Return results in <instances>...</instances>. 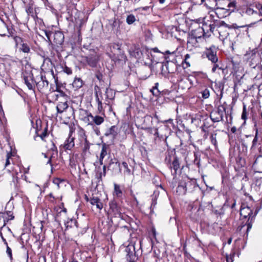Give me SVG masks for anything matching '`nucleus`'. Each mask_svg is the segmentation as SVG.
<instances>
[{"label": "nucleus", "mask_w": 262, "mask_h": 262, "mask_svg": "<svg viewBox=\"0 0 262 262\" xmlns=\"http://www.w3.org/2000/svg\"><path fill=\"white\" fill-rule=\"evenodd\" d=\"M226 1L228 3L227 8L220 7V5L215 7L214 13L219 18H224L229 15L236 8V3L235 1L231 2H230L228 0Z\"/></svg>", "instance_id": "nucleus-1"}, {"label": "nucleus", "mask_w": 262, "mask_h": 262, "mask_svg": "<svg viewBox=\"0 0 262 262\" xmlns=\"http://www.w3.org/2000/svg\"><path fill=\"white\" fill-rule=\"evenodd\" d=\"M225 105V102L223 104L219 105L216 110H213L210 113V118L213 122H218L221 121H224L223 117L224 113L226 114L227 119L228 116H229L231 119H232L231 114L229 115L226 112Z\"/></svg>", "instance_id": "nucleus-2"}, {"label": "nucleus", "mask_w": 262, "mask_h": 262, "mask_svg": "<svg viewBox=\"0 0 262 262\" xmlns=\"http://www.w3.org/2000/svg\"><path fill=\"white\" fill-rule=\"evenodd\" d=\"M240 215L245 219L248 218V220L246 223V225L247 226V232H248L252 228L256 214H253V211L250 207H242L241 209Z\"/></svg>", "instance_id": "nucleus-3"}, {"label": "nucleus", "mask_w": 262, "mask_h": 262, "mask_svg": "<svg viewBox=\"0 0 262 262\" xmlns=\"http://www.w3.org/2000/svg\"><path fill=\"white\" fill-rule=\"evenodd\" d=\"M204 27L206 28L205 30H207V32L208 31V28H209V31L211 33H213L214 29L216 28V30L217 31L219 34H221L222 32V27H228V25L226 24L224 21H214L212 24H209L208 26L206 25H203Z\"/></svg>", "instance_id": "nucleus-4"}, {"label": "nucleus", "mask_w": 262, "mask_h": 262, "mask_svg": "<svg viewBox=\"0 0 262 262\" xmlns=\"http://www.w3.org/2000/svg\"><path fill=\"white\" fill-rule=\"evenodd\" d=\"M252 73L254 76V80L255 82L260 85L262 84V64H258L252 69Z\"/></svg>", "instance_id": "nucleus-5"}, {"label": "nucleus", "mask_w": 262, "mask_h": 262, "mask_svg": "<svg viewBox=\"0 0 262 262\" xmlns=\"http://www.w3.org/2000/svg\"><path fill=\"white\" fill-rule=\"evenodd\" d=\"M239 13L244 17L255 16L258 14L257 11L253 9L252 5L242 7L239 11Z\"/></svg>", "instance_id": "nucleus-6"}, {"label": "nucleus", "mask_w": 262, "mask_h": 262, "mask_svg": "<svg viewBox=\"0 0 262 262\" xmlns=\"http://www.w3.org/2000/svg\"><path fill=\"white\" fill-rule=\"evenodd\" d=\"M107 168L108 170H112L115 174H120L121 173L120 164L116 158L111 159L110 160Z\"/></svg>", "instance_id": "nucleus-7"}, {"label": "nucleus", "mask_w": 262, "mask_h": 262, "mask_svg": "<svg viewBox=\"0 0 262 262\" xmlns=\"http://www.w3.org/2000/svg\"><path fill=\"white\" fill-rule=\"evenodd\" d=\"M110 211L116 217H120L121 215L122 209L121 207L117 204L116 201L112 200L109 203Z\"/></svg>", "instance_id": "nucleus-8"}, {"label": "nucleus", "mask_w": 262, "mask_h": 262, "mask_svg": "<svg viewBox=\"0 0 262 262\" xmlns=\"http://www.w3.org/2000/svg\"><path fill=\"white\" fill-rule=\"evenodd\" d=\"M110 49L115 56L114 60H121L120 56H122L123 54L121 55L120 46L118 44L112 43L110 45ZM121 57L122 58V57Z\"/></svg>", "instance_id": "nucleus-9"}, {"label": "nucleus", "mask_w": 262, "mask_h": 262, "mask_svg": "<svg viewBox=\"0 0 262 262\" xmlns=\"http://www.w3.org/2000/svg\"><path fill=\"white\" fill-rule=\"evenodd\" d=\"M247 55H250L251 60L249 61V64L252 69L255 68L256 66L261 64V63H259V57L258 55L256 54L253 50Z\"/></svg>", "instance_id": "nucleus-10"}, {"label": "nucleus", "mask_w": 262, "mask_h": 262, "mask_svg": "<svg viewBox=\"0 0 262 262\" xmlns=\"http://www.w3.org/2000/svg\"><path fill=\"white\" fill-rule=\"evenodd\" d=\"M49 82L47 80L46 76L41 75L40 80L36 82V86L40 92H43L48 88Z\"/></svg>", "instance_id": "nucleus-11"}, {"label": "nucleus", "mask_w": 262, "mask_h": 262, "mask_svg": "<svg viewBox=\"0 0 262 262\" xmlns=\"http://www.w3.org/2000/svg\"><path fill=\"white\" fill-rule=\"evenodd\" d=\"M206 55L207 58L210 60L212 63H215L218 61V58L216 56V52L212 49L210 48L206 51Z\"/></svg>", "instance_id": "nucleus-12"}, {"label": "nucleus", "mask_w": 262, "mask_h": 262, "mask_svg": "<svg viewBox=\"0 0 262 262\" xmlns=\"http://www.w3.org/2000/svg\"><path fill=\"white\" fill-rule=\"evenodd\" d=\"M129 54L131 56L135 57L137 59H140L142 56V52L138 47L134 46L130 48Z\"/></svg>", "instance_id": "nucleus-13"}, {"label": "nucleus", "mask_w": 262, "mask_h": 262, "mask_svg": "<svg viewBox=\"0 0 262 262\" xmlns=\"http://www.w3.org/2000/svg\"><path fill=\"white\" fill-rule=\"evenodd\" d=\"M169 168L171 169H172L174 170V172H172L171 171L172 174L174 177L176 176L177 173V170L180 168L179 159L177 157L174 156L173 157V160L172 162V163L170 164Z\"/></svg>", "instance_id": "nucleus-14"}, {"label": "nucleus", "mask_w": 262, "mask_h": 262, "mask_svg": "<svg viewBox=\"0 0 262 262\" xmlns=\"http://www.w3.org/2000/svg\"><path fill=\"white\" fill-rule=\"evenodd\" d=\"M85 61L88 65L92 68H95L97 66L98 60L96 55H91L84 57Z\"/></svg>", "instance_id": "nucleus-15"}, {"label": "nucleus", "mask_w": 262, "mask_h": 262, "mask_svg": "<svg viewBox=\"0 0 262 262\" xmlns=\"http://www.w3.org/2000/svg\"><path fill=\"white\" fill-rule=\"evenodd\" d=\"M64 35L60 31H56L54 33V41L57 45H61L64 41Z\"/></svg>", "instance_id": "nucleus-16"}, {"label": "nucleus", "mask_w": 262, "mask_h": 262, "mask_svg": "<svg viewBox=\"0 0 262 262\" xmlns=\"http://www.w3.org/2000/svg\"><path fill=\"white\" fill-rule=\"evenodd\" d=\"M207 33H208V32H205V28L199 27L198 29L194 30V34L193 35L195 38H200L201 37L202 35L203 36H210V34L208 35Z\"/></svg>", "instance_id": "nucleus-17"}, {"label": "nucleus", "mask_w": 262, "mask_h": 262, "mask_svg": "<svg viewBox=\"0 0 262 262\" xmlns=\"http://www.w3.org/2000/svg\"><path fill=\"white\" fill-rule=\"evenodd\" d=\"M262 143V138H261L259 140L258 138V132L256 131L254 138L252 141V144L251 147V150H254L257 147L261 145Z\"/></svg>", "instance_id": "nucleus-18"}, {"label": "nucleus", "mask_w": 262, "mask_h": 262, "mask_svg": "<svg viewBox=\"0 0 262 262\" xmlns=\"http://www.w3.org/2000/svg\"><path fill=\"white\" fill-rule=\"evenodd\" d=\"M90 202L92 205H96L97 208L101 210L103 208V203L97 197H93L90 199Z\"/></svg>", "instance_id": "nucleus-19"}, {"label": "nucleus", "mask_w": 262, "mask_h": 262, "mask_svg": "<svg viewBox=\"0 0 262 262\" xmlns=\"http://www.w3.org/2000/svg\"><path fill=\"white\" fill-rule=\"evenodd\" d=\"M117 129L118 128L116 126H112L106 131L104 135L106 136H111L113 139H115L118 134Z\"/></svg>", "instance_id": "nucleus-20"}, {"label": "nucleus", "mask_w": 262, "mask_h": 262, "mask_svg": "<svg viewBox=\"0 0 262 262\" xmlns=\"http://www.w3.org/2000/svg\"><path fill=\"white\" fill-rule=\"evenodd\" d=\"M88 117H91L93 122L97 125H99L104 122V118L102 116L96 115L94 116L92 114L90 113L88 115Z\"/></svg>", "instance_id": "nucleus-21"}, {"label": "nucleus", "mask_w": 262, "mask_h": 262, "mask_svg": "<svg viewBox=\"0 0 262 262\" xmlns=\"http://www.w3.org/2000/svg\"><path fill=\"white\" fill-rule=\"evenodd\" d=\"M68 107L67 101L59 102L56 106V110L58 113L61 114Z\"/></svg>", "instance_id": "nucleus-22"}, {"label": "nucleus", "mask_w": 262, "mask_h": 262, "mask_svg": "<svg viewBox=\"0 0 262 262\" xmlns=\"http://www.w3.org/2000/svg\"><path fill=\"white\" fill-rule=\"evenodd\" d=\"M74 138L70 136L66 141L64 144V148L67 150H71L74 146Z\"/></svg>", "instance_id": "nucleus-23"}, {"label": "nucleus", "mask_w": 262, "mask_h": 262, "mask_svg": "<svg viewBox=\"0 0 262 262\" xmlns=\"http://www.w3.org/2000/svg\"><path fill=\"white\" fill-rule=\"evenodd\" d=\"M9 221V219H7L6 217L5 213L3 212H0V229H2L4 227L7 222Z\"/></svg>", "instance_id": "nucleus-24"}, {"label": "nucleus", "mask_w": 262, "mask_h": 262, "mask_svg": "<svg viewBox=\"0 0 262 262\" xmlns=\"http://www.w3.org/2000/svg\"><path fill=\"white\" fill-rule=\"evenodd\" d=\"M106 98L107 99H114L115 96V92L111 89L106 88L105 90Z\"/></svg>", "instance_id": "nucleus-25"}, {"label": "nucleus", "mask_w": 262, "mask_h": 262, "mask_svg": "<svg viewBox=\"0 0 262 262\" xmlns=\"http://www.w3.org/2000/svg\"><path fill=\"white\" fill-rule=\"evenodd\" d=\"M159 192L158 191H155L153 194L151 195V204L150 208L154 209L156 205L157 204V199L159 196Z\"/></svg>", "instance_id": "nucleus-26"}, {"label": "nucleus", "mask_w": 262, "mask_h": 262, "mask_svg": "<svg viewBox=\"0 0 262 262\" xmlns=\"http://www.w3.org/2000/svg\"><path fill=\"white\" fill-rule=\"evenodd\" d=\"M57 81H58V80H57V78L56 79H55V81L56 84V90H53L52 91H56L59 93L58 94H57L56 95L57 97L61 96V97L67 98V95L65 94L64 92H63L62 90H61L60 89V88H59V86L57 84Z\"/></svg>", "instance_id": "nucleus-27"}, {"label": "nucleus", "mask_w": 262, "mask_h": 262, "mask_svg": "<svg viewBox=\"0 0 262 262\" xmlns=\"http://www.w3.org/2000/svg\"><path fill=\"white\" fill-rule=\"evenodd\" d=\"M72 84L73 87L75 88L76 89H78L82 87L83 82L81 78H75Z\"/></svg>", "instance_id": "nucleus-28"}, {"label": "nucleus", "mask_w": 262, "mask_h": 262, "mask_svg": "<svg viewBox=\"0 0 262 262\" xmlns=\"http://www.w3.org/2000/svg\"><path fill=\"white\" fill-rule=\"evenodd\" d=\"M122 194V192L120 189V186L117 184H115L114 195H116L118 197H121Z\"/></svg>", "instance_id": "nucleus-29"}, {"label": "nucleus", "mask_w": 262, "mask_h": 262, "mask_svg": "<svg viewBox=\"0 0 262 262\" xmlns=\"http://www.w3.org/2000/svg\"><path fill=\"white\" fill-rule=\"evenodd\" d=\"M227 28H231V26H229L228 25V27H222V32L221 33V34H219L220 37H222L223 38H224L229 35V33L226 29Z\"/></svg>", "instance_id": "nucleus-30"}, {"label": "nucleus", "mask_w": 262, "mask_h": 262, "mask_svg": "<svg viewBox=\"0 0 262 262\" xmlns=\"http://www.w3.org/2000/svg\"><path fill=\"white\" fill-rule=\"evenodd\" d=\"M90 150V143L86 139H85L83 147L82 148L83 154L86 155L87 152H89Z\"/></svg>", "instance_id": "nucleus-31"}, {"label": "nucleus", "mask_w": 262, "mask_h": 262, "mask_svg": "<svg viewBox=\"0 0 262 262\" xmlns=\"http://www.w3.org/2000/svg\"><path fill=\"white\" fill-rule=\"evenodd\" d=\"M107 148L108 146L106 144L104 143L102 144V149L100 155V157H101V158H104L105 156L107 155Z\"/></svg>", "instance_id": "nucleus-32"}, {"label": "nucleus", "mask_w": 262, "mask_h": 262, "mask_svg": "<svg viewBox=\"0 0 262 262\" xmlns=\"http://www.w3.org/2000/svg\"><path fill=\"white\" fill-rule=\"evenodd\" d=\"M126 21L127 24L131 25L136 21L135 16L133 14H129L127 16Z\"/></svg>", "instance_id": "nucleus-33"}, {"label": "nucleus", "mask_w": 262, "mask_h": 262, "mask_svg": "<svg viewBox=\"0 0 262 262\" xmlns=\"http://www.w3.org/2000/svg\"><path fill=\"white\" fill-rule=\"evenodd\" d=\"M255 7L257 11L258 14L259 16L262 17V5L260 3H257L255 4ZM259 20H262V18Z\"/></svg>", "instance_id": "nucleus-34"}, {"label": "nucleus", "mask_w": 262, "mask_h": 262, "mask_svg": "<svg viewBox=\"0 0 262 262\" xmlns=\"http://www.w3.org/2000/svg\"><path fill=\"white\" fill-rule=\"evenodd\" d=\"M53 145L54 146V148H52V150H53V154L51 156V157H50L49 160L47 162V164H50L52 168H51V170H52V162H51V159L52 158H53V155L54 154V152L56 154H57V148L55 146V145L54 144V143H53Z\"/></svg>", "instance_id": "nucleus-35"}, {"label": "nucleus", "mask_w": 262, "mask_h": 262, "mask_svg": "<svg viewBox=\"0 0 262 262\" xmlns=\"http://www.w3.org/2000/svg\"><path fill=\"white\" fill-rule=\"evenodd\" d=\"M20 50L24 53H29L30 51L29 46L26 43L21 45Z\"/></svg>", "instance_id": "nucleus-36"}, {"label": "nucleus", "mask_w": 262, "mask_h": 262, "mask_svg": "<svg viewBox=\"0 0 262 262\" xmlns=\"http://www.w3.org/2000/svg\"><path fill=\"white\" fill-rule=\"evenodd\" d=\"M202 97L204 99H207L209 98L210 96V91L209 89H205L204 90H203L202 92Z\"/></svg>", "instance_id": "nucleus-37"}, {"label": "nucleus", "mask_w": 262, "mask_h": 262, "mask_svg": "<svg viewBox=\"0 0 262 262\" xmlns=\"http://www.w3.org/2000/svg\"><path fill=\"white\" fill-rule=\"evenodd\" d=\"M24 80L25 81V84L27 85V87L29 90H32L33 88V85L29 81L28 79V77L24 75Z\"/></svg>", "instance_id": "nucleus-38"}, {"label": "nucleus", "mask_w": 262, "mask_h": 262, "mask_svg": "<svg viewBox=\"0 0 262 262\" xmlns=\"http://www.w3.org/2000/svg\"><path fill=\"white\" fill-rule=\"evenodd\" d=\"M247 112L246 106L245 105H244L243 112L242 114L241 117H242V119L245 121L244 123H245L246 120L247 119Z\"/></svg>", "instance_id": "nucleus-39"}, {"label": "nucleus", "mask_w": 262, "mask_h": 262, "mask_svg": "<svg viewBox=\"0 0 262 262\" xmlns=\"http://www.w3.org/2000/svg\"><path fill=\"white\" fill-rule=\"evenodd\" d=\"M186 185L187 184L186 183H184L183 184L181 183L178 185V189L180 190H181V189H182L183 193H185L187 190Z\"/></svg>", "instance_id": "nucleus-40"}, {"label": "nucleus", "mask_w": 262, "mask_h": 262, "mask_svg": "<svg viewBox=\"0 0 262 262\" xmlns=\"http://www.w3.org/2000/svg\"><path fill=\"white\" fill-rule=\"evenodd\" d=\"M62 69L63 71L68 75H70L72 73V69L68 67L66 64H64V66H62Z\"/></svg>", "instance_id": "nucleus-41"}, {"label": "nucleus", "mask_w": 262, "mask_h": 262, "mask_svg": "<svg viewBox=\"0 0 262 262\" xmlns=\"http://www.w3.org/2000/svg\"><path fill=\"white\" fill-rule=\"evenodd\" d=\"M45 34L47 38V39H48L47 41L49 42H51V40L50 39V37L52 34H54V33L50 31L45 30Z\"/></svg>", "instance_id": "nucleus-42"}, {"label": "nucleus", "mask_w": 262, "mask_h": 262, "mask_svg": "<svg viewBox=\"0 0 262 262\" xmlns=\"http://www.w3.org/2000/svg\"><path fill=\"white\" fill-rule=\"evenodd\" d=\"M150 92L152 93L153 95H154L156 97H158L160 95H161V91H160L159 89H151L150 90Z\"/></svg>", "instance_id": "nucleus-43"}, {"label": "nucleus", "mask_w": 262, "mask_h": 262, "mask_svg": "<svg viewBox=\"0 0 262 262\" xmlns=\"http://www.w3.org/2000/svg\"><path fill=\"white\" fill-rule=\"evenodd\" d=\"M141 128L142 129L146 131L148 133L150 134H154L153 130H154L155 128H152L151 127H142Z\"/></svg>", "instance_id": "nucleus-44"}, {"label": "nucleus", "mask_w": 262, "mask_h": 262, "mask_svg": "<svg viewBox=\"0 0 262 262\" xmlns=\"http://www.w3.org/2000/svg\"><path fill=\"white\" fill-rule=\"evenodd\" d=\"M122 166L125 169L126 172L128 174H130L131 173L130 169L128 168L127 163L126 162H123L122 163Z\"/></svg>", "instance_id": "nucleus-45"}, {"label": "nucleus", "mask_w": 262, "mask_h": 262, "mask_svg": "<svg viewBox=\"0 0 262 262\" xmlns=\"http://www.w3.org/2000/svg\"><path fill=\"white\" fill-rule=\"evenodd\" d=\"M47 131H48V127H46L44 129V130L43 131L42 134L39 136L42 140H44V138L48 135Z\"/></svg>", "instance_id": "nucleus-46"}, {"label": "nucleus", "mask_w": 262, "mask_h": 262, "mask_svg": "<svg viewBox=\"0 0 262 262\" xmlns=\"http://www.w3.org/2000/svg\"><path fill=\"white\" fill-rule=\"evenodd\" d=\"M234 255V253H230L229 255H226V261L227 262H233V257Z\"/></svg>", "instance_id": "nucleus-47"}, {"label": "nucleus", "mask_w": 262, "mask_h": 262, "mask_svg": "<svg viewBox=\"0 0 262 262\" xmlns=\"http://www.w3.org/2000/svg\"><path fill=\"white\" fill-rule=\"evenodd\" d=\"M6 247H7L6 252H7V254L8 255L9 257H10V259H12V250H11V248L8 246V245H7V246H6Z\"/></svg>", "instance_id": "nucleus-48"}, {"label": "nucleus", "mask_w": 262, "mask_h": 262, "mask_svg": "<svg viewBox=\"0 0 262 262\" xmlns=\"http://www.w3.org/2000/svg\"><path fill=\"white\" fill-rule=\"evenodd\" d=\"M252 25H255L256 27H261L262 28V20H258L253 24H250V26H252Z\"/></svg>", "instance_id": "nucleus-49"}, {"label": "nucleus", "mask_w": 262, "mask_h": 262, "mask_svg": "<svg viewBox=\"0 0 262 262\" xmlns=\"http://www.w3.org/2000/svg\"><path fill=\"white\" fill-rule=\"evenodd\" d=\"M154 131H155V133H154V135L155 136V139L157 138H162V136H160L159 134L158 128H155Z\"/></svg>", "instance_id": "nucleus-50"}, {"label": "nucleus", "mask_w": 262, "mask_h": 262, "mask_svg": "<svg viewBox=\"0 0 262 262\" xmlns=\"http://www.w3.org/2000/svg\"><path fill=\"white\" fill-rule=\"evenodd\" d=\"M210 139L211 143L214 144V145L216 144V135H211L210 136Z\"/></svg>", "instance_id": "nucleus-51"}, {"label": "nucleus", "mask_w": 262, "mask_h": 262, "mask_svg": "<svg viewBox=\"0 0 262 262\" xmlns=\"http://www.w3.org/2000/svg\"><path fill=\"white\" fill-rule=\"evenodd\" d=\"M217 68H219V69H222V67H220L219 64L216 63H214L212 69V72L213 73L215 72Z\"/></svg>", "instance_id": "nucleus-52"}, {"label": "nucleus", "mask_w": 262, "mask_h": 262, "mask_svg": "<svg viewBox=\"0 0 262 262\" xmlns=\"http://www.w3.org/2000/svg\"><path fill=\"white\" fill-rule=\"evenodd\" d=\"M194 156L195 157L194 163L199 166L200 164V159H198V155L195 153L194 154Z\"/></svg>", "instance_id": "nucleus-53"}, {"label": "nucleus", "mask_w": 262, "mask_h": 262, "mask_svg": "<svg viewBox=\"0 0 262 262\" xmlns=\"http://www.w3.org/2000/svg\"><path fill=\"white\" fill-rule=\"evenodd\" d=\"M66 212H67V210L66 209L64 208L63 209L61 210L57 214V216L56 217V221H58V219L59 216V215H61V213L63 212L64 214H66Z\"/></svg>", "instance_id": "nucleus-54"}, {"label": "nucleus", "mask_w": 262, "mask_h": 262, "mask_svg": "<svg viewBox=\"0 0 262 262\" xmlns=\"http://www.w3.org/2000/svg\"><path fill=\"white\" fill-rule=\"evenodd\" d=\"M106 166L105 165H104L103 166V172L100 173V177H101L102 175L103 176H105L106 175Z\"/></svg>", "instance_id": "nucleus-55"}, {"label": "nucleus", "mask_w": 262, "mask_h": 262, "mask_svg": "<svg viewBox=\"0 0 262 262\" xmlns=\"http://www.w3.org/2000/svg\"><path fill=\"white\" fill-rule=\"evenodd\" d=\"M6 212H7V214L10 217V218H7V219H9V220H12L14 219V216L12 214H10L11 213V211H8Z\"/></svg>", "instance_id": "nucleus-56"}, {"label": "nucleus", "mask_w": 262, "mask_h": 262, "mask_svg": "<svg viewBox=\"0 0 262 262\" xmlns=\"http://www.w3.org/2000/svg\"><path fill=\"white\" fill-rule=\"evenodd\" d=\"M0 236H1V238H2V240H3V242L4 243V244H5L6 246H7V244H8V243H7V241H6V239L4 237V236H3V234H2V232H1V230H0Z\"/></svg>", "instance_id": "nucleus-57"}, {"label": "nucleus", "mask_w": 262, "mask_h": 262, "mask_svg": "<svg viewBox=\"0 0 262 262\" xmlns=\"http://www.w3.org/2000/svg\"><path fill=\"white\" fill-rule=\"evenodd\" d=\"M96 101L98 103V105H100V104H102V102H101V101L100 100L99 97H98V94L97 93H96Z\"/></svg>", "instance_id": "nucleus-58"}, {"label": "nucleus", "mask_w": 262, "mask_h": 262, "mask_svg": "<svg viewBox=\"0 0 262 262\" xmlns=\"http://www.w3.org/2000/svg\"><path fill=\"white\" fill-rule=\"evenodd\" d=\"M172 121H173L172 119H168L166 120L162 121L161 122H162L163 123H169L172 124Z\"/></svg>", "instance_id": "nucleus-59"}, {"label": "nucleus", "mask_w": 262, "mask_h": 262, "mask_svg": "<svg viewBox=\"0 0 262 262\" xmlns=\"http://www.w3.org/2000/svg\"><path fill=\"white\" fill-rule=\"evenodd\" d=\"M9 164H10V161H9V157L8 154L7 155V159L5 163V167L7 166Z\"/></svg>", "instance_id": "nucleus-60"}, {"label": "nucleus", "mask_w": 262, "mask_h": 262, "mask_svg": "<svg viewBox=\"0 0 262 262\" xmlns=\"http://www.w3.org/2000/svg\"><path fill=\"white\" fill-rule=\"evenodd\" d=\"M152 117L150 116H146L145 117V120H147L148 121H151Z\"/></svg>", "instance_id": "nucleus-61"}, {"label": "nucleus", "mask_w": 262, "mask_h": 262, "mask_svg": "<svg viewBox=\"0 0 262 262\" xmlns=\"http://www.w3.org/2000/svg\"><path fill=\"white\" fill-rule=\"evenodd\" d=\"M261 157H262V153H261H261H260V154H259L258 156H257L256 157V158H255V161H254V164H256V163H257V161L258 159L259 158H261Z\"/></svg>", "instance_id": "nucleus-62"}, {"label": "nucleus", "mask_w": 262, "mask_h": 262, "mask_svg": "<svg viewBox=\"0 0 262 262\" xmlns=\"http://www.w3.org/2000/svg\"><path fill=\"white\" fill-rule=\"evenodd\" d=\"M169 93V92L167 90L161 91V94L162 95L168 94Z\"/></svg>", "instance_id": "nucleus-63"}, {"label": "nucleus", "mask_w": 262, "mask_h": 262, "mask_svg": "<svg viewBox=\"0 0 262 262\" xmlns=\"http://www.w3.org/2000/svg\"><path fill=\"white\" fill-rule=\"evenodd\" d=\"M33 11V9L31 8H29L26 10V12L28 14L32 13Z\"/></svg>", "instance_id": "nucleus-64"}]
</instances>
